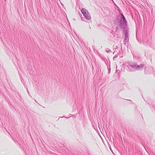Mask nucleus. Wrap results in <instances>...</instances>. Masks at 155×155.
<instances>
[{"label":"nucleus","instance_id":"3","mask_svg":"<svg viewBox=\"0 0 155 155\" xmlns=\"http://www.w3.org/2000/svg\"><path fill=\"white\" fill-rule=\"evenodd\" d=\"M125 37H127V36L126 35H125Z\"/></svg>","mask_w":155,"mask_h":155},{"label":"nucleus","instance_id":"2","mask_svg":"<svg viewBox=\"0 0 155 155\" xmlns=\"http://www.w3.org/2000/svg\"><path fill=\"white\" fill-rule=\"evenodd\" d=\"M122 18H123V21H126V19H125L124 17V16L123 15H122Z\"/></svg>","mask_w":155,"mask_h":155},{"label":"nucleus","instance_id":"1","mask_svg":"<svg viewBox=\"0 0 155 155\" xmlns=\"http://www.w3.org/2000/svg\"><path fill=\"white\" fill-rule=\"evenodd\" d=\"M81 12L84 16L87 19L90 20L91 17L88 12L84 9H82L81 10Z\"/></svg>","mask_w":155,"mask_h":155}]
</instances>
